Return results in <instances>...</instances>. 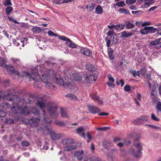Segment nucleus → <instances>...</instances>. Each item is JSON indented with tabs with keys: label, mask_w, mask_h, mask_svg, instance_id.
<instances>
[{
	"label": "nucleus",
	"mask_w": 161,
	"mask_h": 161,
	"mask_svg": "<svg viewBox=\"0 0 161 161\" xmlns=\"http://www.w3.org/2000/svg\"><path fill=\"white\" fill-rule=\"evenodd\" d=\"M13 8L12 7H7L5 9V12L7 15H9L13 11Z\"/></svg>",
	"instance_id": "obj_29"
},
{
	"label": "nucleus",
	"mask_w": 161,
	"mask_h": 161,
	"mask_svg": "<svg viewBox=\"0 0 161 161\" xmlns=\"http://www.w3.org/2000/svg\"><path fill=\"white\" fill-rule=\"evenodd\" d=\"M134 27V25L130 23H128L126 25V28L127 29H130Z\"/></svg>",
	"instance_id": "obj_47"
},
{
	"label": "nucleus",
	"mask_w": 161,
	"mask_h": 161,
	"mask_svg": "<svg viewBox=\"0 0 161 161\" xmlns=\"http://www.w3.org/2000/svg\"><path fill=\"white\" fill-rule=\"evenodd\" d=\"M66 96L69 97L70 99L75 100L77 99V97L76 96L73 94H68L66 95Z\"/></svg>",
	"instance_id": "obj_41"
},
{
	"label": "nucleus",
	"mask_w": 161,
	"mask_h": 161,
	"mask_svg": "<svg viewBox=\"0 0 161 161\" xmlns=\"http://www.w3.org/2000/svg\"><path fill=\"white\" fill-rule=\"evenodd\" d=\"M39 111L35 107L32 109L31 111V114H33L35 115H36L38 114Z\"/></svg>",
	"instance_id": "obj_37"
},
{
	"label": "nucleus",
	"mask_w": 161,
	"mask_h": 161,
	"mask_svg": "<svg viewBox=\"0 0 161 161\" xmlns=\"http://www.w3.org/2000/svg\"><path fill=\"white\" fill-rule=\"evenodd\" d=\"M80 51L81 53L87 56H89L92 54L91 51L88 48L82 47L80 49Z\"/></svg>",
	"instance_id": "obj_14"
},
{
	"label": "nucleus",
	"mask_w": 161,
	"mask_h": 161,
	"mask_svg": "<svg viewBox=\"0 0 161 161\" xmlns=\"http://www.w3.org/2000/svg\"><path fill=\"white\" fill-rule=\"evenodd\" d=\"M140 32L143 35L148 34L147 27H145L143 29H141L140 30Z\"/></svg>",
	"instance_id": "obj_38"
},
{
	"label": "nucleus",
	"mask_w": 161,
	"mask_h": 161,
	"mask_svg": "<svg viewBox=\"0 0 161 161\" xmlns=\"http://www.w3.org/2000/svg\"><path fill=\"white\" fill-rule=\"evenodd\" d=\"M151 3L149 2H146L142 6V8H146L147 7H149L150 6V4Z\"/></svg>",
	"instance_id": "obj_40"
},
{
	"label": "nucleus",
	"mask_w": 161,
	"mask_h": 161,
	"mask_svg": "<svg viewBox=\"0 0 161 161\" xmlns=\"http://www.w3.org/2000/svg\"><path fill=\"white\" fill-rule=\"evenodd\" d=\"M154 88H153V89H152V91L151 92V94L152 95H154V92L156 90L155 89H156V87H157V86H158L157 83L156 82L154 81Z\"/></svg>",
	"instance_id": "obj_39"
},
{
	"label": "nucleus",
	"mask_w": 161,
	"mask_h": 161,
	"mask_svg": "<svg viewBox=\"0 0 161 161\" xmlns=\"http://www.w3.org/2000/svg\"><path fill=\"white\" fill-rule=\"evenodd\" d=\"M95 12L97 14H102L103 13V9L102 7L100 5H98L95 8Z\"/></svg>",
	"instance_id": "obj_20"
},
{
	"label": "nucleus",
	"mask_w": 161,
	"mask_h": 161,
	"mask_svg": "<svg viewBox=\"0 0 161 161\" xmlns=\"http://www.w3.org/2000/svg\"><path fill=\"white\" fill-rule=\"evenodd\" d=\"M73 142L72 139H65L63 140V142L64 145H66L64 149L65 150L69 151L75 149L76 146L71 143Z\"/></svg>",
	"instance_id": "obj_7"
},
{
	"label": "nucleus",
	"mask_w": 161,
	"mask_h": 161,
	"mask_svg": "<svg viewBox=\"0 0 161 161\" xmlns=\"http://www.w3.org/2000/svg\"><path fill=\"white\" fill-rule=\"evenodd\" d=\"M11 111L15 113H19L27 115L29 114L28 109L27 107L24 108H21L17 104H14L13 107L11 108Z\"/></svg>",
	"instance_id": "obj_6"
},
{
	"label": "nucleus",
	"mask_w": 161,
	"mask_h": 161,
	"mask_svg": "<svg viewBox=\"0 0 161 161\" xmlns=\"http://www.w3.org/2000/svg\"><path fill=\"white\" fill-rule=\"evenodd\" d=\"M91 161H101L100 159L96 157H92L90 158Z\"/></svg>",
	"instance_id": "obj_50"
},
{
	"label": "nucleus",
	"mask_w": 161,
	"mask_h": 161,
	"mask_svg": "<svg viewBox=\"0 0 161 161\" xmlns=\"http://www.w3.org/2000/svg\"><path fill=\"white\" fill-rule=\"evenodd\" d=\"M158 41H159L158 40V39L157 41H152L150 42V45L153 46H154L155 45H156L157 46L158 43Z\"/></svg>",
	"instance_id": "obj_55"
},
{
	"label": "nucleus",
	"mask_w": 161,
	"mask_h": 161,
	"mask_svg": "<svg viewBox=\"0 0 161 161\" xmlns=\"http://www.w3.org/2000/svg\"><path fill=\"white\" fill-rule=\"evenodd\" d=\"M145 126L148 127H150L153 129H159L160 128L154 125H149V124H146Z\"/></svg>",
	"instance_id": "obj_44"
},
{
	"label": "nucleus",
	"mask_w": 161,
	"mask_h": 161,
	"mask_svg": "<svg viewBox=\"0 0 161 161\" xmlns=\"http://www.w3.org/2000/svg\"><path fill=\"white\" fill-rule=\"evenodd\" d=\"M109 127H100V128H97L96 129L99 131H103V130H106L108 129H109Z\"/></svg>",
	"instance_id": "obj_52"
},
{
	"label": "nucleus",
	"mask_w": 161,
	"mask_h": 161,
	"mask_svg": "<svg viewBox=\"0 0 161 161\" xmlns=\"http://www.w3.org/2000/svg\"><path fill=\"white\" fill-rule=\"evenodd\" d=\"M36 104L41 109L47 107L48 109L50 115L53 118H57L58 114L57 111V106L53 103H50L46 104L44 103V99L42 97L38 99Z\"/></svg>",
	"instance_id": "obj_2"
},
{
	"label": "nucleus",
	"mask_w": 161,
	"mask_h": 161,
	"mask_svg": "<svg viewBox=\"0 0 161 161\" xmlns=\"http://www.w3.org/2000/svg\"><path fill=\"white\" fill-rule=\"evenodd\" d=\"M124 89L125 91L128 92L130 90V88L129 86L126 85L124 87Z\"/></svg>",
	"instance_id": "obj_57"
},
{
	"label": "nucleus",
	"mask_w": 161,
	"mask_h": 161,
	"mask_svg": "<svg viewBox=\"0 0 161 161\" xmlns=\"http://www.w3.org/2000/svg\"><path fill=\"white\" fill-rule=\"evenodd\" d=\"M86 68L88 70L90 71H94L95 69L93 65L91 64H87L86 66Z\"/></svg>",
	"instance_id": "obj_32"
},
{
	"label": "nucleus",
	"mask_w": 161,
	"mask_h": 161,
	"mask_svg": "<svg viewBox=\"0 0 161 161\" xmlns=\"http://www.w3.org/2000/svg\"><path fill=\"white\" fill-rule=\"evenodd\" d=\"M116 83L118 85H121V86H123L124 85V81L122 79L120 80L119 81H117Z\"/></svg>",
	"instance_id": "obj_49"
},
{
	"label": "nucleus",
	"mask_w": 161,
	"mask_h": 161,
	"mask_svg": "<svg viewBox=\"0 0 161 161\" xmlns=\"http://www.w3.org/2000/svg\"><path fill=\"white\" fill-rule=\"evenodd\" d=\"M89 111L93 114H96L99 113L100 109L97 106L94 105H88L87 106Z\"/></svg>",
	"instance_id": "obj_11"
},
{
	"label": "nucleus",
	"mask_w": 161,
	"mask_h": 161,
	"mask_svg": "<svg viewBox=\"0 0 161 161\" xmlns=\"http://www.w3.org/2000/svg\"><path fill=\"white\" fill-rule=\"evenodd\" d=\"M92 98L94 100H97L98 99V97L96 95H90Z\"/></svg>",
	"instance_id": "obj_63"
},
{
	"label": "nucleus",
	"mask_w": 161,
	"mask_h": 161,
	"mask_svg": "<svg viewBox=\"0 0 161 161\" xmlns=\"http://www.w3.org/2000/svg\"><path fill=\"white\" fill-rule=\"evenodd\" d=\"M136 0H126V3L128 5L132 4L136 2Z\"/></svg>",
	"instance_id": "obj_42"
},
{
	"label": "nucleus",
	"mask_w": 161,
	"mask_h": 161,
	"mask_svg": "<svg viewBox=\"0 0 161 161\" xmlns=\"http://www.w3.org/2000/svg\"><path fill=\"white\" fill-rule=\"evenodd\" d=\"M22 76L29 77V78H30V76L29 73L27 71H24L22 72Z\"/></svg>",
	"instance_id": "obj_45"
},
{
	"label": "nucleus",
	"mask_w": 161,
	"mask_h": 161,
	"mask_svg": "<svg viewBox=\"0 0 161 161\" xmlns=\"http://www.w3.org/2000/svg\"><path fill=\"white\" fill-rule=\"evenodd\" d=\"M4 5L6 7L7 6L11 5L12 3L10 0H6L4 3Z\"/></svg>",
	"instance_id": "obj_48"
},
{
	"label": "nucleus",
	"mask_w": 161,
	"mask_h": 161,
	"mask_svg": "<svg viewBox=\"0 0 161 161\" xmlns=\"http://www.w3.org/2000/svg\"><path fill=\"white\" fill-rule=\"evenodd\" d=\"M111 40L113 42V44H115L118 41V38L117 35L115 34H114L113 36H111Z\"/></svg>",
	"instance_id": "obj_23"
},
{
	"label": "nucleus",
	"mask_w": 161,
	"mask_h": 161,
	"mask_svg": "<svg viewBox=\"0 0 161 161\" xmlns=\"http://www.w3.org/2000/svg\"><path fill=\"white\" fill-rule=\"evenodd\" d=\"M136 103L138 106H140V104L138 101H141V95L139 93H137L136 98H134Z\"/></svg>",
	"instance_id": "obj_25"
},
{
	"label": "nucleus",
	"mask_w": 161,
	"mask_h": 161,
	"mask_svg": "<svg viewBox=\"0 0 161 161\" xmlns=\"http://www.w3.org/2000/svg\"><path fill=\"white\" fill-rule=\"evenodd\" d=\"M11 94V92L8 93V91H6L4 93L3 95L1 96L0 95V100L3 97H7ZM9 105L7 103H3L2 105H0V109H6L9 108Z\"/></svg>",
	"instance_id": "obj_9"
},
{
	"label": "nucleus",
	"mask_w": 161,
	"mask_h": 161,
	"mask_svg": "<svg viewBox=\"0 0 161 161\" xmlns=\"http://www.w3.org/2000/svg\"><path fill=\"white\" fill-rule=\"evenodd\" d=\"M108 82L114 83V80L113 77L111 75L108 76Z\"/></svg>",
	"instance_id": "obj_54"
},
{
	"label": "nucleus",
	"mask_w": 161,
	"mask_h": 161,
	"mask_svg": "<svg viewBox=\"0 0 161 161\" xmlns=\"http://www.w3.org/2000/svg\"><path fill=\"white\" fill-rule=\"evenodd\" d=\"M59 39L63 41H66V44L69 47L72 48H76L77 46L73 42L69 39L66 36H59Z\"/></svg>",
	"instance_id": "obj_8"
},
{
	"label": "nucleus",
	"mask_w": 161,
	"mask_h": 161,
	"mask_svg": "<svg viewBox=\"0 0 161 161\" xmlns=\"http://www.w3.org/2000/svg\"><path fill=\"white\" fill-rule=\"evenodd\" d=\"M146 72V69L145 68H142L140 70V73L141 74L144 75Z\"/></svg>",
	"instance_id": "obj_56"
},
{
	"label": "nucleus",
	"mask_w": 161,
	"mask_h": 161,
	"mask_svg": "<svg viewBox=\"0 0 161 161\" xmlns=\"http://www.w3.org/2000/svg\"><path fill=\"white\" fill-rule=\"evenodd\" d=\"M84 129L83 127H80L76 129L77 133L82 137L85 138V136L84 133Z\"/></svg>",
	"instance_id": "obj_18"
},
{
	"label": "nucleus",
	"mask_w": 161,
	"mask_h": 161,
	"mask_svg": "<svg viewBox=\"0 0 161 161\" xmlns=\"http://www.w3.org/2000/svg\"><path fill=\"white\" fill-rule=\"evenodd\" d=\"M47 33L49 36H55L58 37L59 38V36H59L57 34H55L53 31H52L49 30L48 32Z\"/></svg>",
	"instance_id": "obj_34"
},
{
	"label": "nucleus",
	"mask_w": 161,
	"mask_h": 161,
	"mask_svg": "<svg viewBox=\"0 0 161 161\" xmlns=\"http://www.w3.org/2000/svg\"><path fill=\"white\" fill-rule=\"evenodd\" d=\"M28 41V39L27 38H25L24 39V40H21V41H17L15 40L13 41V43L14 44L17 46H19L20 44H22V46L23 47L24 46V43L25 42L27 43Z\"/></svg>",
	"instance_id": "obj_16"
},
{
	"label": "nucleus",
	"mask_w": 161,
	"mask_h": 161,
	"mask_svg": "<svg viewBox=\"0 0 161 161\" xmlns=\"http://www.w3.org/2000/svg\"><path fill=\"white\" fill-rule=\"evenodd\" d=\"M32 30L33 32L36 33H39L41 32V29L39 27H34L32 28Z\"/></svg>",
	"instance_id": "obj_30"
},
{
	"label": "nucleus",
	"mask_w": 161,
	"mask_h": 161,
	"mask_svg": "<svg viewBox=\"0 0 161 161\" xmlns=\"http://www.w3.org/2000/svg\"><path fill=\"white\" fill-rule=\"evenodd\" d=\"M121 34V37L123 38L131 36L133 34L132 33L127 32L125 31L122 32Z\"/></svg>",
	"instance_id": "obj_21"
},
{
	"label": "nucleus",
	"mask_w": 161,
	"mask_h": 161,
	"mask_svg": "<svg viewBox=\"0 0 161 161\" xmlns=\"http://www.w3.org/2000/svg\"><path fill=\"white\" fill-rule=\"evenodd\" d=\"M151 118L152 119L155 121H158L159 120V119L155 116V114L153 113L151 114Z\"/></svg>",
	"instance_id": "obj_43"
},
{
	"label": "nucleus",
	"mask_w": 161,
	"mask_h": 161,
	"mask_svg": "<svg viewBox=\"0 0 161 161\" xmlns=\"http://www.w3.org/2000/svg\"><path fill=\"white\" fill-rule=\"evenodd\" d=\"M5 67L8 73L11 74H14L15 75L16 74L18 76H19V72L17 70H14L12 66L6 65H5Z\"/></svg>",
	"instance_id": "obj_12"
},
{
	"label": "nucleus",
	"mask_w": 161,
	"mask_h": 161,
	"mask_svg": "<svg viewBox=\"0 0 161 161\" xmlns=\"http://www.w3.org/2000/svg\"><path fill=\"white\" fill-rule=\"evenodd\" d=\"M133 75L134 76H139V73L138 71H134L133 72Z\"/></svg>",
	"instance_id": "obj_59"
},
{
	"label": "nucleus",
	"mask_w": 161,
	"mask_h": 161,
	"mask_svg": "<svg viewBox=\"0 0 161 161\" xmlns=\"http://www.w3.org/2000/svg\"><path fill=\"white\" fill-rule=\"evenodd\" d=\"M97 75L94 74L86 75L85 79L86 81L89 83H91L93 81H95L97 80Z\"/></svg>",
	"instance_id": "obj_13"
},
{
	"label": "nucleus",
	"mask_w": 161,
	"mask_h": 161,
	"mask_svg": "<svg viewBox=\"0 0 161 161\" xmlns=\"http://www.w3.org/2000/svg\"><path fill=\"white\" fill-rule=\"evenodd\" d=\"M95 4L93 2H90L86 5V8L89 11H92L94 9Z\"/></svg>",
	"instance_id": "obj_19"
},
{
	"label": "nucleus",
	"mask_w": 161,
	"mask_h": 161,
	"mask_svg": "<svg viewBox=\"0 0 161 161\" xmlns=\"http://www.w3.org/2000/svg\"><path fill=\"white\" fill-rule=\"evenodd\" d=\"M60 113L61 116L62 117L69 118V117L68 114L67 113L66 110L64 108H61Z\"/></svg>",
	"instance_id": "obj_17"
},
{
	"label": "nucleus",
	"mask_w": 161,
	"mask_h": 161,
	"mask_svg": "<svg viewBox=\"0 0 161 161\" xmlns=\"http://www.w3.org/2000/svg\"><path fill=\"white\" fill-rule=\"evenodd\" d=\"M72 75V77L71 76V78L76 81L80 82L82 79V77L79 75L77 73H73Z\"/></svg>",
	"instance_id": "obj_15"
},
{
	"label": "nucleus",
	"mask_w": 161,
	"mask_h": 161,
	"mask_svg": "<svg viewBox=\"0 0 161 161\" xmlns=\"http://www.w3.org/2000/svg\"><path fill=\"white\" fill-rule=\"evenodd\" d=\"M134 145L136 147L137 151H135L134 149H132L130 151L131 153L136 158L141 157L142 154L141 151L142 149V144L138 142H134Z\"/></svg>",
	"instance_id": "obj_5"
},
{
	"label": "nucleus",
	"mask_w": 161,
	"mask_h": 161,
	"mask_svg": "<svg viewBox=\"0 0 161 161\" xmlns=\"http://www.w3.org/2000/svg\"><path fill=\"white\" fill-rule=\"evenodd\" d=\"M113 33L114 32L113 31L110 30L107 32L108 36H112L114 35Z\"/></svg>",
	"instance_id": "obj_62"
},
{
	"label": "nucleus",
	"mask_w": 161,
	"mask_h": 161,
	"mask_svg": "<svg viewBox=\"0 0 161 161\" xmlns=\"http://www.w3.org/2000/svg\"><path fill=\"white\" fill-rule=\"evenodd\" d=\"M73 0H55L54 1V3L57 4H60L65 3H68L72 1Z\"/></svg>",
	"instance_id": "obj_24"
},
{
	"label": "nucleus",
	"mask_w": 161,
	"mask_h": 161,
	"mask_svg": "<svg viewBox=\"0 0 161 161\" xmlns=\"http://www.w3.org/2000/svg\"><path fill=\"white\" fill-rule=\"evenodd\" d=\"M157 109L160 111H161V103L158 102V103L156 105Z\"/></svg>",
	"instance_id": "obj_53"
},
{
	"label": "nucleus",
	"mask_w": 161,
	"mask_h": 161,
	"mask_svg": "<svg viewBox=\"0 0 161 161\" xmlns=\"http://www.w3.org/2000/svg\"><path fill=\"white\" fill-rule=\"evenodd\" d=\"M29 144V143L26 141H25L22 142V145L24 146H27Z\"/></svg>",
	"instance_id": "obj_64"
},
{
	"label": "nucleus",
	"mask_w": 161,
	"mask_h": 161,
	"mask_svg": "<svg viewBox=\"0 0 161 161\" xmlns=\"http://www.w3.org/2000/svg\"><path fill=\"white\" fill-rule=\"evenodd\" d=\"M42 112L43 114V118L42 119L43 121L45 122L46 123H50L52 121L50 119H48V120H47L46 118H45V111L42 109Z\"/></svg>",
	"instance_id": "obj_35"
},
{
	"label": "nucleus",
	"mask_w": 161,
	"mask_h": 161,
	"mask_svg": "<svg viewBox=\"0 0 161 161\" xmlns=\"http://www.w3.org/2000/svg\"><path fill=\"white\" fill-rule=\"evenodd\" d=\"M124 27V25L122 24H118L115 26V28L116 30H122Z\"/></svg>",
	"instance_id": "obj_36"
},
{
	"label": "nucleus",
	"mask_w": 161,
	"mask_h": 161,
	"mask_svg": "<svg viewBox=\"0 0 161 161\" xmlns=\"http://www.w3.org/2000/svg\"><path fill=\"white\" fill-rule=\"evenodd\" d=\"M147 28L148 34L154 33L157 30L156 28H154L153 27H148Z\"/></svg>",
	"instance_id": "obj_27"
},
{
	"label": "nucleus",
	"mask_w": 161,
	"mask_h": 161,
	"mask_svg": "<svg viewBox=\"0 0 161 161\" xmlns=\"http://www.w3.org/2000/svg\"><path fill=\"white\" fill-rule=\"evenodd\" d=\"M40 118H31V121L32 122V124H31V126H33L37 127V130L38 132H41L42 133H44L46 134H50L51 138L53 140L59 139L60 136L58 134H56L53 131H52L47 126L42 125L41 126L38 127L39 126L38 123L39 122Z\"/></svg>",
	"instance_id": "obj_1"
},
{
	"label": "nucleus",
	"mask_w": 161,
	"mask_h": 161,
	"mask_svg": "<svg viewBox=\"0 0 161 161\" xmlns=\"http://www.w3.org/2000/svg\"><path fill=\"white\" fill-rule=\"evenodd\" d=\"M148 120V117L144 115L134 120V123L136 125L142 124L144 122L147 121Z\"/></svg>",
	"instance_id": "obj_10"
},
{
	"label": "nucleus",
	"mask_w": 161,
	"mask_h": 161,
	"mask_svg": "<svg viewBox=\"0 0 161 161\" xmlns=\"http://www.w3.org/2000/svg\"><path fill=\"white\" fill-rule=\"evenodd\" d=\"M119 12L121 14H129L130 13L129 11L125 8H120L119 10Z\"/></svg>",
	"instance_id": "obj_31"
},
{
	"label": "nucleus",
	"mask_w": 161,
	"mask_h": 161,
	"mask_svg": "<svg viewBox=\"0 0 161 161\" xmlns=\"http://www.w3.org/2000/svg\"><path fill=\"white\" fill-rule=\"evenodd\" d=\"M113 51L112 50H111L110 51H109L108 56L109 58L111 60H113L114 59V57L113 55Z\"/></svg>",
	"instance_id": "obj_51"
},
{
	"label": "nucleus",
	"mask_w": 161,
	"mask_h": 161,
	"mask_svg": "<svg viewBox=\"0 0 161 161\" xmlns=\"http://www.w3.org/2000/svg\"><path fill=\"white\" fill-rule=\"evenodd\" d=\"M83 151H77L75 153V155L78 159L81 160L83 158Z\"/></svg>",
	"instance_id": "obj_22"
},
{
	"label": "nucleus",
	"mask_w": 161,
	"mask_h": 161,
	"mask_svg": "<svg viewBox=\"0 0 161 161\" xmlns=\"http://www.w3.org/2000/svg\"><path fill=\"white\" fill-rule=\"evenodd\" d=\"M113 83H114L113 82H108L107 83V84H108L109 87L113 88L114 86V85L113 84Z\"/></svg>",
	"instance_id": "obj_60"
},
{
	"label": "nucleus",
	"mask_w": 161,
	"mask_h": 161,
	"mask_svg": "<svg viewBox=\"0 0 161 161\" xmlns=\"http://www.w3.org/2000/svg\"><path fill=\"white\" fill-rule=\"evenodd\" d=\"M55 123L56 125H58L61 126H64L65 125V124L64 122L58 120L56 121Z\"/></svg>",
	"instance_id": "obj_46"
},
{
	"label": "nucleus",
	"mask_w": 161,
	"mask_h": 161,
	"mask_svg": "<svg viewBox=\"0 0 161 161\" xmlns=\"http://www.w3.org/2000/svg\"><path fill=\"white\" fill-rule=\"evenodd\" d=\"M42 74V77L40 74L37 73H33L32 75L31 74V78H32L33 80L39 81L42 80L43 81L44 83H46V87L49 88L50 87L51 84L50 83V75L53 74V71L52 70H49L47 71L46 72L43 71H41Z\"/></svg>",
	"instance_id": "obj_3"
},
{
	"label": "nucleus",
	"mask_w": 161,
	"mask_h": 161,
	"mask_svg": "<svg viewBox=\"0 0 161 161\" xmlns=\"http://www.w3.org/2000/svg\"><path fill=\"white\" fill-rule=\"evenodd\" d=\"M11 60L13 64H19L20 63V61L19 59L12 58H11Z\"/></svg>",
	"instance_id": "obj_33"
},
{
	"label": "nucleus",
	"mask_w": 161,
	"mask_h": 161,
	"mask_svg": "<svg viewBox=\"0 0 161 161\" xmlns=\"http://www.w3.org/2000/svg\"><path fill=\"white\" fill-rule=\"evenodd\" d=\"M53 80L55 81L57 83L63 86L65 88L69 89V91L71 92H75L77 90L75 84L73 81L70 83H67L64 82V80L61 78L60 75L58 74L54 75L53 77Z\"/></svg>",
	"instance_id": "obj_4"
},
{
	"label": "nucleus",
	"mask_w": 161,
	"mask_h": 161,
	"mask_svg": "<svg viewBox=\"0 0 161 161\" xmlns=\"http://www.w3.org/2000/svg\"><path fill=\"white\" fill-rule=\"evenodd\" d=\"M6 115V113L5 112L0 110V117H4Z\"/></svg>",
	"instance_id": "obj_58"
},
{
	"label": "nucleus",
	"mask_w": 161,
	"mask_h": 161,
	"mask_svg": "<svg viewBox=\"0 0 161 161\" xmlns=\"http://www.w3.org/2000/svg\"><path fill=\"white\" fill-rule=\"evenodd\" d=\"M142 26H145L146 25H151V22H146L142 23Z\"/></svg>",
	"instance_id": "obj_61"
},
{
	"label": "nucleus",
	"mask_w": 161,
	"mask_h": 161,
	"mask_svg": "<svg viewBox=\"0 0 161 161\" xmlns=\"http://www.w3.org/2000/svg\"><path fill=\"white\" fill-rule=\"evenodd\" d=\"M7 62V59L6 58H0V65L2 67L5 66V63Z\"/></svg>",
	"instance_id": "obj_28"
},
{
	"label": "nucleus",
	"mask_w": 161,
	"mask_h": 161,
	"mask_svg": "<svg viewBox=\"0 0 161 161\" xmlns=\"http://www.w3.org/2000/svg\"><path fill=\"white\" fill-rule=\"evenodd\" d=\"M114 8H115V5H116L119 7H123L125 6L126 5L125 2L123 1H121L119 2H117L115 4H114Z\"/></svg>",
	"instance_id": "obj_26"
}]
</instances>
